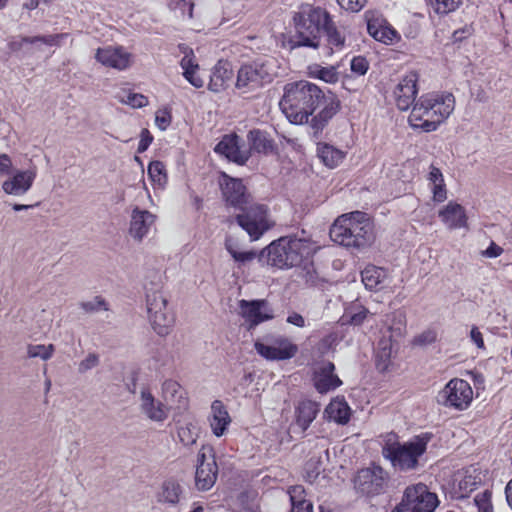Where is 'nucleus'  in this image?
Returning <instances> with one entry per match:
<instances>
[{
    "instance_id": "obj_1",
    "label": "nucleus",
    "mask_w": 512,
    "mask_h": 512,
    "mask_svg": "<svg viewBox=\"0 0 512 512\" xmlns=\"http://www.w3.org/2000/svg\"><path fill=\"white\" fill-rule=\"evenodd\" d=\"M280 107L287 119L294 124L308 123L309 116L321 107L320 112L310 121L311 134L318 138L324 127L339 111L340 101L331 92L325 94L317 85L308 81L288 83Z\"/></svg>"
},
{
    "instance_id": "obj_2",
    "label": "nucleus",
    "mask_w": 512,
    "mask_h": 512,
    "mask_svg": "<svg viewBox=\"0 0 512 512\" xmlns=\"http://www.w3.org/2000/svg\"><path fill=\"white\" fill-rule=\"evenodd\" d=\"M220 186L226 203L241 211L236 221L252 240H258L272 227L267 206L250 201L242 180L223 174Z\"/></svg>"
},
{
    "instance_id": "obj_3",
    "label": "nucleus",
    "mask_w": 512,
    "mask_h": 512,
    "mask_svg": "<svg viewBox=\"0 0 512 512\" xmlns=\"http://www.w3.org/2000/svg\"><path fill=\"white\" fill-rule=\"evenodd\" d=\"M455 108V98L451 93H427L420 96L408 117L414 130L433 132L446 121Z\"/></svg>"
},
{
    "instance_id": "obj_4",
    "label": "nucleus",
    "mask_w": 512,
    "mask_h": 512,
    "mask_svg": "<svg viewBox=\"0 0 512 512\" xmlns=\"http://www.w3.org/2000/svg\"><path fill=\"white\" fill-rule=\"evenodd\" d=\"M330 14L319 6L304 3L294 12V36L289 43L292 49L308 47L317 49L320 45L322 30Z\"/></svg>"
},
{
    "instance_id": "obj_5",
    "label": "nucleus",
    "mask_w": 512,
    "mask_h": 512,
    "mask_svg": "<svg viewBox=\"0 0 512 512\" xmlns=\"http://www.w3.org/2000/svg\"><path fill=\"white\" fill-rule=\"evenodd\" d=\"M314 248L309 240L293 237H281L270 243L262 252L268 265L279 269H289L300 265L313 254Z\"/></svg>"
},
{
    "instance_id": "obj_6",
    "label": "nucleus",
    "mask_w": 512,
    "mask_h": 512,
    "mask_svg": "<svg viewBox=\"0 0 512 512\" xmlns=\"http://www.w3.org/2000/svg\"><path fill=\"white\" fill-rule=\"evenodd\" d=\"M331 239L346 247L360 248L372 240V227L366 214L360 211L344 214L330 228Z\"/></svg>"
},
{
    "instance_id": "obj_7",
    "label": "nucleus",
    "mask_w": 512,
    "mask_h": 512,
    "mask_svg": "<svg viewBox=\"0 0 512 512\" xmlns=\"http://www.w3.org/2000/svg\"><path fill=\"white\" fill-rule=\"evenodd\" d=\"M144 288L149 322L159 336H166L173 327L175 316L162 291V283L159 279L150 281Z\"/></svg>"
},
{
    "instance_id": "obj_8",
    "label": "nucleus",
    "mask_w": 512,
    "mask_h": 512,
    "mask_svg": "<svg viewBox=\"0 0 512 512\" xmlns=\"http://www.w3.org/2000/svg\"><path fill=\"white\" fill-rule=\"evenodd\" d=\"M431 438L430 433H423L403 444L387 443L382 448V455L391 462L395 469L400 471L416 469L419 458L425 453Z\"/></svg>"
},
{
    "instance_id": "obj_9",
    "label": "nucleus",
    "mask_w": 512,
    "mask_h": 512,
    "mask_svg": "<svg viewBox=\"0 0 512 512\" xmlns=\"http://www.w3.org/2000/svg\"><path fill=\"white\" fill-rule=\"evenodd\" d=\"M276 68V61L271 57L244 64L238 70L236 88L250 92L271 83L277 74Z\"/></svg>"
},
{
    "instance_id": "obj_10",
    "label": "nucleus",
    "mask_w": 512,
    "mask_h": 512,
    "mask_svg": "<svg viewBox=\"0 0 512 512\" xmlns=\"http://www.w3.org/2000/svg\"><path fill=\"white\" fill-rule=\"evenodd\" d=\"M387 321L392 322L388 327L389 335L383 334L375 351L376 368L380 372L388 370L393 354V338L402 336L406 325L405 314L402 311L393 312L387 317Z\"/></svg>"
},
{
    "instance_id": "obj_11",
    "label": "nucleus",
    "mask_w": 512,
    "mask_h": 512,
    "mask_svg": "<svg viewBox=\"0 0 512 512\" xmlns=\"http://www.w3.org/2000/svg\"><path fill=\"white\" fill-rule=\"evenodd\" d=\"M439 499L422 483L408 486L401 503L392 512H434Z\"/></svg>"
},
{
    "instance_id": "obj_12",
    "label": "nucleus",
    "mask_w": 512,
    "mask_h": 512,
    "mask_svg": "<svg viewBox=\"0 0 512 512\" xmlns=\"http://www.w3.org/2000/svg\"><path fill=\"white\" fill-rule=\"evenodd\" d=\"M473 399V390L470 384L463 379H452L438 393L437 401L439 404L455 408L457 410L466 409Z\"/></svg>"
},
{
    "instance_id": "obj_13",
    "label": "nucleus",
    "mask_w": 512,
    "mask_h": 512,
    "mask_svg": "<svg viewBox=\"0 0 512 512\" xmlns=\"http://www.w3.org/2000/svg\"><path fill=\"white\" fill-rule=\"evenodd\" d=\"M388 474L380 466H371L358 471L354 478L355 489L367 496L383 493L386 489Z\"/></svg>"
},
{
    "instance_id": "obj_14",
    "label": "nucleus",
    "mask_w": 512,
    "mask_h": 512,
    "mask_svg": "<svg viewBox=\"0 0 512 512\" xmlns=\"http://www.w3.org/2000/svg\"><path fill=\"white\" fill-rule=\"evenodd\" d=\"M197 463L195 486L198 490L207 491L214 486L218 475V466L211 447L203 446L200 449Z\"/></svg>"
},
{
    "instance_id": "obj_15",
    "label": "nucleus",
    "mask_w": 512,
    "mask_h": 512,
    "mask_svg": "<svg viewBox=\"0 0 512 512\" xmlns=\"http://www.w3.org/2000/svg\"><path fill=\"white\" fill-rule=\"evenodd\" d=\"M418 79V74L415 71H410L395 86L393 96L399 110L406 111L417 101Z\"/></svg>"
},
{
    "instance_id": "obj_16",
    "label": "nucleus",
    "mask_w": 512,
    "mask_h": 512,
    "mask_svg": "<svg viewBox=\"0 0 512 512\" xmlns=\"http://www.w3.org/2000/svg\"><path fill=\"white\" fill-rule=\"evenodd\" d=\"M97 62L105 67L125 70L132 63V55L122 46H105L98 48L95 53Z\"/></svg>"
},
{
    "instance_id": "obj_17",
    "label": "nucleus",
    "mask_w": 512,
    "mask_h": 512,
    "mask_svg": "<svg viewBox=\"0 0 512 512\" xmlns=\"http://www.w3.org/2000/svg\"><path fill=\"white\" fill-rule=\"evenodd\" d=\"M255 349L268 360H287L294 357L298 351L297 345L285 337H277L271 345L257 341Z\"/></svg>"
},
{
    "instance_id": "obj_18",
    "label": "nucleus",
    "mask_w": 512,
    "mask_h": 512,
    "mask_svg": "<svg viewBox=\"0 0 512 512\" xmlns=\"http://www.w3.org/2000/svg\"><path fill=\"white\" fill-rule=\"evenodd\" d=\"M239 311L250 328L273 317L272 311L268 308L265 300L248 301L242 299L239 301Z\"/></svg>"
},
{
    "instance_id": "obj_19",
    "label": "nucleus",
    "mask_w": 512,
    "mask_h": 512,
    "mask_svg": "<svg viewBox=\"0 0 512 512\" xmlns=\"http://www.w3.org/2000/svg\"><path fill=\"white\" fill-rule=\"evenodd\" d=\"M241 138L236 134H229L223 136L221 141L216 145L215 152L224 155L229 160L243 165L249 157V150L241 148Z\"/></svg>"
},
{
    "instance_id": "obj_20",
    "label": "nucleus",
    "mask_w": 512,
    "mask_h": 512,
    "mask_svg": "<svg viewBox=\"0 0 512 512\" xmlns=\"http://www.w3.org/2000/svg\"><path fill=\"white\" fill-rule=\"evenodd\" d=\"M140 410L153 422L162 423L168 418V407L156 399L149 389L140 392Z\"/></svg>"
},
{
    "instance_id": "obj_21",
    "label": "nucleus",
    "mask_w": 512,
    "mask_h": 512,
    "mask_svg": "<svg viewBox=\"0 0 512 512\" xmlns=\"http://www.w3.org/2000/svg\"><path fill=\"white\" fill-rule=\"evenodd\" d=\"M335 366L332 362H322L314 372V386L320 393H326L336 389L342 384V381L334 373Z\"/></svg>"
},
{
    "instance_id": "obj_22",
    "label": "nucleus",
    "mask_w": 512,
    "mask_h": 512,
    "mask_svg": "<svg viewBox=\"0 0 512 512\" xmlns=\"http://www.w3.org/2000/svg\"><path fill=\"white\" fill-rule=\"evenodd\" d=\"M35 177V170L17 171L13 177L3 182L2 189L9 195H24L31 188Z\"/></svg>"
},
{
    "instance_id": "obj_23",
    "label": "nucleus",
    "mask_w": 512,
    "mask_h": 512,
    "mask_svg": "<svg viewBox=\"0 0 512 512\" xmlns=\"http://www.w3.org/2000/svg\"><path fill=\"white\" fill-rule=\"evenodd\" d=\"M439 218L444 225L450 229H460L467 227V215L463 206L455 202H449L438 213Z\"/></svg>"
},
{
    "instance_id": "obj_24",
    "label": "nucleus",
    "mask_w": 512,
    "mask_h": 512,
    "mask_svg": "<svg viewBox=\"0 0 512 512\" xmlns=\"http://www.w3.org/2000/svg\"><path fill=\"white\" fill-rule=\"evenodd\" d=\"M208 420L212 433L216 437H222L226 433L231 423V417L225 405L220 400L212 402Z\"/></svg>"
},
{
    "instance_id": "obj_25",
    "label": "nucleus",
    "mask_w": 512,
    "mask_h": 512,
    "mask_svg": "<svg viewBox=\"0 0 512 512\" xmlns=\"http://www.w3.org/2000/svg\"><path fill=\"white\" fill-rule=\"evenodd\" d=\"M155 216L147 210L135 208L131 215L130 235L136 240H142L153 225Z\"/></svg>"
},
{
    "instance_id": "obj_26",
    "label": "nucleus",
    "mask_w": 512,
    "mask_h": 512,
    "mask_svg": "<svg viewBox=\"0 0 512 512\" xmlns=\"http://www.w3.org/2000/svg\"><path fill=\"white\" fill-rule=\"evenodd\" d=\"M361 280L366 289L380 291L389 284V273L382 267L369 265L361 272Z\"/></svg>"
},
{
    "instance_id": "obj_27",
    "label": "nucleus",
    "mask_w": 512,
    "mask_h": 512,
    "mask_svg": "<svg viewBox=\"0 0 512 512\" xmlns=\"http://www.w3.org/2000/svg\"><path fill=\"white\" fill-rule=\"evenodd\" d=\"M232 78L233 70L231 64L228 61L220 60L212 70L208 88L212 92H220L229 85Z\"/></svg>"
},
{
    "instance_id": "obj_28",
    "label": "nucleus",
    "mask_w": 512,
    "mask_h": 512,
    "mask_svg": "<svg viewBox=\"0 0 512 512\" xmlns=\"http://www.w3.org/2000/svg\"><path fill=\"white\" fill-rule=\"evenodd\" d=\"M162 393L169 405H176L177 409L185 410L188 407V399L185 390L174 380H166L162 385Z\"/></svg>"
},
{
    "instance_id": "obj_29",
    "label": "nucleus",
    "mask_w": 512,
    "mask_h": 512,
    "mask_svg": "<svg viewBox=\"0 0 512 512\" xmlns=\"http://www.w3.org/2000/svg\"><path fill=\"white\" fill-rule=\"evenodd\" d=\"M368 33L377 41L393 44L399 39L398 32L386 22L368 21Z\"/></svg>"
},
{
    "instance_id": "obj_30",
    "label": "nucleus",
    "mask_w": 512,
    "mask_h": 512,
    "mask_svg": "<svg viewBox=\"0 0 512 512\" xmlns=\"http://www.w3.org/2000/svg\"><path fill=\"white\" fill-rule=\"evenodd\" d=\"M183 493L184 489L178 481L168 479L163 482L157 500L160 503L176 505L180 502Z\"/></svg>"
},
{
    "instance_id": "obj_31",
    "label": "nucleus",
    "mask_w": 512,
    "mask_h": 512,
    "mask_svg": "<svg viewBox=\"0 0 512 512\" xmlns=\"http://www.w3.org/2000/svg\"><path fill=\"white\" fill-rule=\"evenodd\" d=\"M247 140L250 145V151L257 153L268 154L274 149V142L269 137V134L260 129L250 130L247 135Z\"/></svg>"
},
{
    "instance_id": "obj_32",
    "label": "nucleus",
    "mask_w": 512,
    "mask_h": 512,
    "mask_svg": "<svg viewBox=\"0 0 512 512\" xmlns=\"http://www.w3.org/2000/svg\"><path fill=\"white\" fill-rule=\"evenodd\" d=\"M318 411V405L313 401L305 400L299 403L296 408V425L302 432L310 426Z\"/></svg>"
},
{
    "instance_id": "obj_33",
    "label": "nucleus",
    "mask_w": 512,
    "mask_h": 512,
    "mask_svg": "<svg viewBox=\"0 0 512 512\" xmlns=\"http://www.w3.org/2000/svg\"><path fill=\"white\" fill-rule=\"evenodd\" d=\"M350 407L343 399H335L325 409L327 417L338 423L346 424L350 419Z\"/></svg>"
},
{
    "instance_id": "obj_34",
    "label": "nucleus",
    "mask_w": 512,
    "mask_h": 512,
    "mask_svg": "<svg viewBox=\"0 0 512 512\" xmlns=\"http://www.w3.org/2000/svg\"><path fill=\"white\" fill-rule=\"evenodd\" d=\"M317 153L322 162L330 168L338 166L344 158L343 151L326 143L318 144Z\"/></svg>"
},
{
    "instance_id": "obj_35",
    "label": "nucleus",
    "mask_w": 512,
    "mask_h": 512,
    "mask_svg": "<svg viewBox=\"0 0 512 512\" xmlns=\"http://www.w3.org/2000/svg\"><path fill=\"white\" fill-rule=\"evenodd\" d=\"M323 33L326 36L327 44L331 50L335 49L340 51L345 47V36L337 28L331 16L322 30V34Z\"/></svg>"
},
{
    "instance_id": "obj_36",
    "label": "nucleus",
    "mask_w": 512,
    "mask_h": 512,
    "mask_svg": "<svg viewBox=\"0 0 512 512\" xmlns=\"http://www.w3.org/2000/svg\"><path fill=\"white\" fill-rule=\"evenodd\" d=\"M310 75L313 78L320 79L326 83H336L339 80V73L334 66L323 67L315 65L310 68Z\"/></svg>"
},
{
    "instance_id": "obj_37",
    "label": "nucleus",
    "mask_w": 512,
    "mask_h": 512,
    "mask_svg": "<svg viewBox=\"0 0 512 512\" xmlns=\"http://www.w3.org/2000/svg\"><path fill=\"white\" fill-rule=\"evenodd\" d=\"M432 11L438 15H446L455 11L462 0H426Z\"/></svg>"
},
{
    "instance_id": "obj_38",
    "label": "nucleus",
    "mask_w": 512,
    "mask_h": 512,
    "mask_svg": "<svg viewBox=\"0 0 512 512\" xmlns=\"http://www.w3.org/2000/svg\"><path fill=\"white\" fill-rule=\"evenodd\" d=\"M178 437L185 446L193 445L198 438V427L193 422H188L178 429Z\"/></svg>"
},
{
    "instance_id": "obj_39",
    "label": "nucleus",
    "mask_w": 512,
    "mask_h": 512,
    "mask_svg": "<svg viewBox=\"0 0 512 512\" xmlns=\"http://www.w3.org/2000/svg\"><path fill=\"white\" fill-rule=\"evenodd\" d=\"M225 247L236 262L245 264L256 258L254 251H240L232 240H226Z\"/></svg>"
},
{
    "instance_id": "obj_40",
    "label": "nucleus",
    "mask_w": 512,
    "mask_h": 512,
    "mask_svg": "<svg viewBox=\"0 0 512 512\" xmlns=\"http://www.w3.org/2000/svg\"><path fill=\"white\" fill-rule=\"evenodd\" d=\"M68 37L67 33H61L56 35L47 36H34V37H23L21 43L34 44L36 42H42L49 46H56L60 44V40Z\"/></svg>"
},
{
    "instance_id": "obj_41",
    "label": "nucleus",
    "mask_w": 512,
    "mask_h": 512,
    "mask_svg": "<svg viewBox=\"0 0 512 512\" xmlns=\"http://www.w3.org/2000/svg\"><path fill=\"white\" fill-rule=\"evenodd\" d=\"M54 352V346L49 344L45 345H29L27 349L28 357L30 358H41L42 360H48L52 357Z\"/></svg>"
},
{
    "instance_id": "obj_42",
    "label": "nucleus",
    "mask_w": 512,
    "mask_h": 512,
    "mask_svg": "<svg viewBox=\"0 0 512 512\" xmlns=\"http://www.w3.org/2000/svg\"><path fill=\"white\" fill-rule=\"evenodd\" d=\"M149 177L158 184L166 181L165 165L161 161H153L148 166Z\"/></svg>"
},
{
    "instance_id": "obj_43",
    "label": "nucleus",
    "mask_w": 512,
    "mask_h": 512,
    "mask_svg": "<svg viewBox=\"0 0 512 512\" xmlns=\"http://www.w3.org/2000/svg\"><path fill=\"white\" fill-rule=\"evenodd\" d=\"M80 307L87 313H95L101 310H108V304L101 296H96L92 300L81 302Z\"/></svg>"
},
{
    "instance_id": "obj_44",
    "label": "nucleus",
    "mask_w": 512,
    "mask_h": 512,
    "mask_svg": "<svg viewBox=\"0 0 512 512\" xmlns=\"http://www.w3.org/2000/svg\"><path fill=\"white\" fill-rule=\"evenodd\" d=\"M474 502L478 508V512H492L491 492L489 490L478 493L474 497Z\"/></svg>"
},
{
    "instance_id": "obj_45",
    "label": "nucleus",
    "mask_w": 512,
    "mask_h": 512,
    "mask_svg": "<svg viewBox=\"0 0 512 512\" xmlns=\"http://www.w3.org/2000/svg\"><path fill=\"white\" fill-rule=\"evenodd\" d=\"M437 340V331L435 329H427L417 335L414 340L413 344L418 346H426L434 343Z\"/></svg>"
},
{
    "instance_id": "obj_46",
    "label": "nucleus",
    "mask_w": 512,
    "mask_h": 512,
    "mask_svg": "<svg viewBox=\"0 0 512 512\" xmlns=\"http://www.w3.org/2000/svg\"><path fill=\"white\" fill-rule=\"evenodd\" d=\"M320 461L319 460H315V459H310L309 461H307V463L305 464V479L306 481L310 482V483H313L316 478L319 476L320 474Z\"/></svg>"
},
{
    "instance_id": "obj_47",
    "label": "nucleus",
    "mask_w": 512,
    "mask_h": 512,
    "mask_svg": "<svg viewBox=\"0 0 512 512\" xmlns=\"http://www.w3.org/2000/svg\"><path fill=\"white\" fill-rule=\"evenodd\" d=\"M291 505H300L302 502H310L305 498V489L301 485L291 486L288 490Z\"/></svg>"
},
{
    "instance_id": "obj_48",
    "label": "nucleus",
    "mask_w": 512,
    "mask_h": 512,
    "mask_svg": "<svg viewBox=\"0 0 512 512\" xmlns=\"http://www.w3.org/2000/svg\"><path fill=\"white\" fill-rule=\"evenodd\" d=\"M350 68L352 72L362 76L368 71L369 63L365 57L356 56L352 58Z\"/></svg>"
},
{
    "instance_id": "obj_49",
    "label": "nucleus",
    "mask_w": 512,
    "mask_h": 512,
    "mask_svg": "<svg viewBox=\"0 0 512 512\" xmlns=\"http://www.w3.org/2000/svg\"><path fill=\"white\" fill-rule=\"evenodd\" d=\"M99 364V356L95 353H89L78 365V372L83 374L95 368Z\"/></svg>"
},
{
    "instance_id": "obj_50",
    "label": "nucleus",
    "mask_w": 512,
    "mask_h": 512,
    "mask_svg": "<svg viewBox=\"0 0 512 512\" xmlns=\"http://www.w3.org/2000/svg\"><path fill=\"white\" fill-rule=\"evenodd\" d=\"M180 66L183 69V75H190V72H192V70H199V65L195 62L193 58L192 50H190V54H186L181 59Z\"/></svg>"
},
{
    "instance_id": "obj_51",
    "label": "nucleus",
    "mask_w": 512,
    "mask_h": 512,
    "mask_svg": "<svg viewBox=\"0 0 512 512\" xmlns=\"http://www.w3.org/2000/svg\"><path fill=\"white\" fill-rule=\"evenodd\" d=\"M168 5L171 9H180L182 14L187 10L189 17H192L194 6L192 0H168Z\"/></svg>"
},
{
    "instance_id": "obj_52",
    "label": "nucleus",
    "mask_w": 512,
    "mask_h": 512,
    "mask_svg": "<svg viewBox=\"0 0 512 512\" xmlns=\"http://www.w3.org/2000/svg\"><path fill=\"white\" fill-rule=\"evenodd\" d=\"M341 8L350 12H359L367 3V0H337Z\"/></svg>"
},
{
    "instance_id": "obj_53",
    "label": "nucleus",
    "mask_w": 512,
    "mask_h": 512,
    "mask_svg": "<svg viewBox=\"0 0 512 512\" xmlns=\"http://www.w3.org/2000/svg\"><path fill=\"white\" fill-rule=\"evenodd\" d=\"M125 103L133 108H141L147 105L148 100L142 94L131 93L127 96Z\"/></svg>"
},
{
    "instance_id": "obj_54",
    "label": "nucleus",
    "mask_w": 512,
    "mask_h": 512,
    "mask_svg": "<svg viewBox=\"0 0 512 512\" xmlns=\"http://www.w3.org/2000/svg\"><path fill=\"white\" fill-rule=\"evenodd\" d=\"M156 125L161 129L165 130L171 123V115L168 111H158L155 117Z\"/></svg>"
},
{
    "instance_id": "obj_55",
    "label": "nucleus",
    "mask_w": 512,
    "mask_h": 512,
    "mask_svg": "<svg viewBox=\"0 0 512 512\" xmlns=\"http://www.w3.org/2000/svg\"><path fill=\"white\" fill-rule=\"evenodd\" d=\"M469 337H470L471 342L474 343L477 346V348H479V349L485 348L483 335L477 326H472L470 333H469Z\"/></svg>"
},
{
    "instance_id": "obj_56",
    "label": "nucleus",
    "mask_w": 512,
    "mask_h": 512,
    "mask_svg": "<svg viewBox=\"0 0 512 512\" xmlns=\"http://www.w3.org/2000/svg\"><path fill=\"white\" fill-rule=\"evenodd\" d=\"M152 140L153 137L150 135L149 131L147 129H143L141 132V139L138 144L137 152H145L151 144Z\"/></svg>"
},
{
    "instance_id": "obj_57",
    "label": "nucleus",
    "mask_w": 512,
    "mask_h": 512,
    "mask_svg": "<svg viewBox=\"0 0 512 512\" xmlns=\"http://www.w3.org/2000/svg\"><path fill=\"white\" fill-rule=\"evenodd\" d=\"M432 192H433V198L435 201L442 202L446 198V189L445 184L443 182L434 183L432 184Z\"/></svg>"
},
{
    "instance_id": "obj_58",
    "label": "nucleus",
    "mask_w": 512,
    "mask_h": 512,
    "mask_svg": "<svg viewBox=\"0 0 512 512\" xmlns=\"http://www.w3.org/2000/svg\"><path fill=\"white\" fill-rule=\"evenodd\" d=\"M503 253V249L498 246L495 242H491L489 247L482 251V256L487 258H496Z\"/></svg>"
},
{
    "instance_id": "obj_59",
    "label": "nucleus",
    "mask_w": 512,
    "mask_h": 512,
    "mask_svg": "<svg viewBox=\"0 0 512 512\" xmlns=\"http://www.w3.org/2000/svg\"><path fill=\"white\" fill-rule=\"evenodd\" d=\"M197 71L198 70H192L190 75L185 74L183 76L195 88H202L204 86V80L198 75Z\"/></svg>"
},
{
    "instance_id": "obj_60",
    "label": "nucleus",
    "mask_w": 512,
    "mask_h": 512,
    "mask_svg": "<svg viewBox=\"0 0 512 512\" xmlns=\"http://www.w3.org/2000/svg\"><path fill=\"white\" fill-rule=\"evenodd\" d=\"M12 161L6 154H0V174L7 175L10 172Z\"/></svg>"
},
{
    "instance_id": "obj_61",
    "label": "nucleus",
    "mask_w": 512,
    "mask_h": 512,
    "mask_svg": "<svg viewBox=\"0 0 512 512\" xmlns=\"http://www.w3.org/2000/svg\"><path fill=\"white\" fill-rule=\"evenodd\" d=\"M287 322L289 324H292L297 327H304L305 326V319L302 315L293 312L287 317Z\"/></svg>"
},
{
    "instance_id": "obj_62",
    "label": "nucleus",
    "mask_w": 512,
    "mask_h": 512,
    "mask_svg": "<svg viewBox=\"0 0 512 512\" xmlns=\"http://www.w3.org/2000/svg\"><path fill=\"white\" fill-rule=\"evenodd\" d=\"M429 180L432 184L443 182L444 179H443V175H442V172L440 171V169H438L434 166H431V170L429 172Z\"/></svg>"
},
{
    "instance_id": "obj_63",
    "label": "nucleus",
    "mask_w": 512,
    "mask_h": 512,
    "mask_svg": "<svg viewBox=\"0 0 512 512\" xmlns=\"http://www.w3.org/2000/svg\"><path fill=\"white\" fill-rule=\"evenodd\" d=\"M290 512H313V504L311 502H302L300 505H291Z\"/></svg>"
},
{
    "instance_id": "obj_64",
    "label": "nucleus",
    "mask_w": 512,
    "mask_h": 512,
    "mask_svg": "<svg viewBox=\"0 0 512 512\" xmlns=\"http://www.w3.org/2000/svg\"><path fill=\"white\" fill-rule=\"evenodd\" d=\"M367 313H368V311L366 309H362L358 313H355V314H353L351 316L350 322L353 325H360L364 321V319L366 318Z\"/></svg>"
}]
</instances>
